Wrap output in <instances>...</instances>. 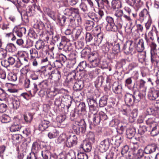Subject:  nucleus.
<instances>
[{
    "label": "nucleus",
    "instance_id": "f257e3e1",
    "mask_svg": "<svg viewBox=\"0 0 159 159\" xmlns=\"http://www.w3.org/2000/svg\"><path fill=\"white\" fill-rule=\"evenodd\" d=\"M72 128L74 132L77 134L85 132L86 124L83 120L75 121L73 124Z\"/></svg>",
    "mask_w": 159,
    "mask_h": 159
},
{
    "label": "nucleus",
    "instance_id": "f03ea898",
    "mask_svg": "<svg viewBox=\"0 0 159 159\" xmlns=\"http://www.w3.org/2000/svg\"><path fill=\"white\" fill-rule=\"evenodd\" d=\"M36 49L39 50V53L41 56H45L48 52V47L45 45L43 41L41 40H39L37 41L35 45Z\"/></svg>",
    "mask_w": 159,
    "mask_h": 159
},
{
    "label": "nucleus",
    "instance_id": "7ed1b4c3",
    "mask_svg": "<svg viewBox=\"0 0 159 159\" xmlns=\"http://www.w3.org/2000/svg\"><path fill=\"white\" fill-rule=\"evenodd\" d=\"M106 20L108 23L106 25V30L108 31L116 32L117 31V27L114 23L113 19L110 16H107Z\"/></svg>",
    "mask_w": 159,
    "mask_h": 159
},
{
    "label": "nucleus",
    "instance_id": "20e7f679",
    "mask_svg": "<svg viewBox=\"0 0 159 159\" xmlns=\"http://www.w3.org/2000/svg\"><path fill=\"white\" fill-rule=\"evenodd\" d=\"M87 101L89 106L90 111L91 112H93V111L97 112L98 107L96 100L93 97H90L87 98Z\"/></svg>",
    "mask_w": 159,
    "mask_h": 159
},
{
    "label": "nucleus",
    "instance_id": "39448f33",
    "mask_svg": "<svg viewBox=\"0 0 159 159\" xmlns=\"http://www.w3.org/2000/svg\"><path fill=\"white\" fill-rule=\"evenodd\" d=\"M79 75L81 77H83L84 75H81L80 72L76 70H74L70 73L67 78V80L68 83L70 84L75 81V80L78 79V75Z\"/></svg>",
    "mask_w": 159,
    "mask_h": 159
},
{
    "label": "nucleus",
    "instance_id": "423d86ee",
    "mask_svg": "<svg viewBox=\"0 0 159 159\" xmlns=\"http://www.w3.org/2000/svg\"><path fill=\"white\" fill-rule=\"evenodd\" d=\"M146 123L150 128V131H151V134L153 131L154 129L156 128V126L157 124L155 118L154 117H149L146 120Z\"/></svg>",
    "mask_w": 159,
    "mask_h": 159
},
{
    "label": "nucleus",
    "instance_id": "0eeeda50",
    "mask_svg": "<svg viewBox=\"0 0 159 159\" xmlns=\"http://www.w3.org/2000/svg\"><path fill=\"white\" fill-rule=\"evenodd\" d=\"M77 136L75 135H70L66 138V146L70 148L76 144L77 143Z\"/></svg>",
    "mask_w": 159,
    "mask_h": 159
},
{
    "label": "nucleus",
    "instance_id": "6e6552de",
    "mask_svg": "<svg viewBox=\"0 0 159 159\" xmlns=\"http://www.w3.org/2000/svg\"><path fill=\"white\" fill-rule=\"evenodd\" d=\"M110 143V140L109 139L103 140L99 145V150L102 152H106L109 148Z\"/></svg>",
    "mask_w": 159,
    "mask_h": 159
},
{
    "label": "nucleus",
    "instance_id": "1a4fd4ad",
    "mask_svg": "<svg viewBox=\"0 0 159 159\" xmlns=\"http://www.w3.org/2000/svg\"><path fill=\"white\" fill-rule=\"evenodd\" d=\"M61 77V72L58 70L52 71L48 77V79L53 80L55 82H57L59 80Z\"/></svg>",
    "mask_w": 159,
    "mask_h": 159
},
{
    "label": "nucleus",
    "instance_id": "9d476101",
    "mask_svg": "<svg viewBox=\"0 0 159 159\" xmlns=\"http://www.w3.org/2000/svg\"><path fill=\"white\" fill-rule=\"evenodd\" d=\"M132 42L129 41L126 42L123 47L124 52L126 54L131 53L134 50V47L132 45Z\"/></svg>",
    "mask_w": 159,
    "mask_h": 159
},
{
    "label": "nucleus",
    "instance_id": "9b49d317",
    "mask_svg": "<svg viewBox=\"0 0 159 159\" xmlns=\"http://www.w3.org/2000/svg\"><path fill=\"white\" fill-rule=\"evenodd\" d=\"M157 148V145L155 143L148 144L144 148V153L146 154H150L155 152Z\"/></svg>",
    "mask_w": 159,
    "mask_h": 159
},
{
    "label": "nucleus",
    "instance_id": "f8f14e48",
    "mask_svg": "<svg viewBox=\"0 0 159 159\" xmlns=\"http://www.w3.org/2000/svg\"><path fill=\"white\" fill-rule=\"evenodd\" d=\"M21 127L19 119H16L14 120L13 124L10 128V130L11 132H15L19 130Z\"/></svg>",
    "mask_w": 159,
    "mask_h": 159
},
{
    "label": "nucleus",
    "instance_id": "ddd939ff",
    "mask_svg": "<svg viewBox=\"0 0 159 159\" xmlns=\"http://www.w3.org/2000/svg\"><path fill=\"white\" fill-rule=\"evenodd\" d=\"M131 19L129 15L124 14L122 18L119 20V24L121 28L123 25H127V22L131 21Z\"/></svg>",
    "mask_w": 159,
    "mask_h": 159
},
{
    "label": "nucleus",
    "instance_id": "4468645a",
    "mask_svg": "<svg viewBox=\"0 0 159 159\" xmlns=\"http://www.w3.org/2000/svg\"><path fill=\"white\" fill-rule=\"evenodd\" d=\"M148 98L151 100H157L159 98V90H153L149 92L148 95Z\"/></svg>",
    "mask_w": 159,
    "mask_h": 159
},
{
    "label": "nucleus",
    "instance_id": "2eb2a0df",
    "mask_svg": "<svg viewBox=\"0 0 159 159\" xmlns=\"http://www.w3.org/2000/svg\"><path fill=\"white\" fill-rule=\"evenodd\" d=\"M135 100L134 96L129 93H127L125 95V103L128 106L132 105Z\"/></svg>",
    "mask_w": 159,
    "mask_h": 159
},
{
    "label": "nucleus",
    "instance_id": "dca6fc26",
    "mask_svg": "<svg viewBox=\"0 0 159 159\" xmlns=\"http://www.w3.org/2000/svg\"><path fill=\"white\" fill-rule=\"evenodd\" d=\"M126 2L130 6H135L137 8H139L143 5L141 0H125Z\"/></svg>",
    "mask_w": 159,
    "mask_h": 159
},
{
    "label": "nucleus",
    "instance_id": "f3484780",
    "mask_svg": "<svg viewBox=\"0 0 159 159\" xmlns=\"http://www.w3.org/2000/svg\"><path fill=\"white\" fill-rule=\"evenodd\" d=\"M70 25L73 28L77 27L81 23V19L75 17H72L69 18Z\"/></svg>",
    "mask_w": 159,
    "mask_h": 159
},
{
    "label": "nucleus",
    "instance_id": "a211bd4d",
    "mask_svg": "<svg viewBox=\"0 0 159 159\" xmlns=\"http://www.w3.org/2000/svg\"><path fill=\"white\" fill-rule=\"evenodd\" d=\"M50 125L49 121L45 120H42L39 125V129L41 131H43L48 128Z\"/></svg>",
    "mask_w": 159,
    "mask_h": 159
},
{
    "label": "nucleus",
    "instance_id": "6ab92c4d",
    "mask_svg": "<svg viewBox=\"0 0 159 159\" xmlns=\"http://www.w3.org/2000/svg\"><path fill=\"white\" fill-rule=\"evenodd\" d=\"M135 48L138 52H142L144 49V41L142 39H140L135 43Z\"/></svg>",
    "mask_w": 159,
    "mask_h": 159
},
{
    "label": "nucleus",
    "instance_id": "aec40b11",
    "mask_svg": "<svg viewBox=\"0 0 159 159\" xmlns=\"http://www.w3.org/2000/svg\"><path fill=\"white\" fill-rule=\"evenodd\" d=\"M69 43L65 41H62L58 45L59 49H63L66 52L69 51L70 50V46H69Z\"/></svg>",
    "mask_w": 159,
    "mask_h": 159
},
{
    "label": "nucleus",
    "instance_id": "412c9836",
    "mask_svg": "<svg viewBox=\"0 0 159 159\" xmlns=\"http://www.w3.org/2000/svg\"><path fill=\"white\" fill-rule=\"evenodd\" d=\"M139 19L143 21L147 17H148V19L151 18L149 12L146 9H144L139 14Z\"/></svg>",
    "mask_w": 159,
    "mask_h": 159
},
{
    "label": "nucleus",
    "instance_id": "4be33fe9",
    "mask_svg": "<svg viewBox=\"0 0 159 159\" xmlns=\"http://www.w3.org/2000/svg\"><path fill=\"white\" fill-rule=\"evenodd\" d=\"M44 11L46 14H47L54 20H56L57 16L54 11L47 8H44Z\"/></svg>",
    "mask_w": 159,
    "mask_h": 159
},
{
    "label": "nucleus",
    "instance_id": "5701e85b",
    "mask_svg": "<svg viewBox=\"0 0 159 159\" xmlns=\"http://www.w3.org/2000/svg\"><path fill=\"white\" fill-rule=\"evenodd\" d=\"M87 66V63L85 61H83L81 62L78 65L77 68L79 69L81 74V75H84V77L86 74V72L84 69H85Z\"/></svg>",
    "mask_w": 159,
    "mask_h": 159
},
{
    "label": "nucleus",
    "instance_id": "b1692460",
    "mask_svg": "<svg viewBox=\"0 0 159 159\" xmlns=\"http://www.w3.org/2000/svg\"><path fill=\"white\" fill-rule=\"evenodd\" d=\"M40 145L39 143L37 141L34 142L32 145L31 151L32 153L35 154L40 150Z\"/></svg>",
    "mask_w": 159,
    "mask_h": 159
},
{
    "label": "nucleus",
    "instance_id": "393cba45",
    "mask_svg": "<svg viewBox=\"0 0 159 159\" xmlns=\"http://www.w3.org/2000/svg\"><path fill=\"white\" fill-rule=\"evenodd\" d=\"M15 61V58L12 57H10L8 58L7 60H4L2 62V63L4 64V66L7 67L10 65H13Z\"/></svg>",
    "mask_w": 159,
    "mask_h": 159
},
{
    "label": "nucleus",
    "instance_id": "a878e982",
    "mask_svg": "<svg viewBox=\"0 0 159 159\" xmlns=\"http://www.w3.org/2000/svg\"><path fill=\"white\" fill-rule=\"evenodd\" d=\"M83 87V82L82 80H78L75 83L73 89L74 90L77 91L81 90Z\"/></svg>",
    "mask_w": 159,
    "mask_h": 159
},
{
    "label": "nucleus",
    "instance_id": "bb28decb",
    "mask_svg": "<svg viewBox=\"0 0 159 159\" xmlns=\"http://www.w3.org/2000/svg\"><path fill=\"white\" fill-rule=\"evenodd\" d=\"M97 112L93 111V112H92L93 114V123L95 125L99 124L101 121L98 114L97 113Z\"/></svg>",
    "mask_w": 159,
    "mask_h": 159
},
{
    "label": "nucleus",
    "instance_id": "cd10ccee",
    "mask_svg": "<svg viewBox=\"0 0 159 159\" xmlns=\"http://www.w3.org/2000/svg\"><path fill=\"white\" fill-rule=\"evenodd\" d=\"M135 134V130L134 128H128L126 130V135L127 137L129 139H131Z\"/></svg>",
    "mask_w": 159,
    "mask_h": 159
},
{
    "label": "nucleus",
    "instance_id": "c85d7f7f",
    "mask_svg": "<svg viewBox=\"0 0 159 159\" xmlns=\"http://www.w3.org/2000/svg\"><path fill=\"white\" fill-rule=\"evenodd\" d=\"M103 37V33H99L96 37L95 38V43L94 44L98 45V46H100Z\"/></svg>",
    "mask_w": 159,
    "mask_h": 159
},
{
    "label": "nucleus",
    "instance_id": "c756f323",
    "mask_svg": "<svg viewBox=\"0 0 159 159\" xmlns=\"http://www.w3.org/2000/svg\"><path fill=\"white\" fill-rule=\"evenodd\" d=\"M22 136L18 134H14L12 135V139L13 143H19L22 139Z\"/></svg>",
    "mask_w": 159,
    "mask_h": 159
},
{
    "label": "nucleus",
    "instance_id": "7c9ffc66",
    "mask_svg": "<svg viewBox=\"0 0 159 159\" xmlns=\"http://www.w3.org/2000/svg\"><path fill=\"white\" fill-rule=\"evenodd\" d=\"M34 28L39 30L41 33L43 32V30L45 28L43 23L42 21L38 22L34 25Z\"/></svg>",
    "mask_w": 159,
    "mask_h": 159
},
{
    "label": "nucleus",
    "instance_id": "2f4dec72",
    "mask_svg": "<svg viewBox=\"0 0 159 159\" xmlns=\"http://www.w3.org/2000/svg\"><path fill=\"white\" fill-rule=\"evenodd\" d=\"M80 147L82 148L83 150L86 152H90L92 149V147L89 143H84V144H81L80 145Z\"/></svg>",
    "mask_w": 159,
    "mask_h": 159
},
{
    "label": "nucleus",
    "instance_id": "473e14b6",
    "mask_svg": "<svg viewBox=\"0 0 159 159\" xmlns=\"http://www.w3.org/2000/svg\"><path fill=\"white\" fill-rule=\"evenodd\" d=\"M151 54V61L152 63L157 64L159 62V55L157 53Z\"/></svg>",
    "mask_w": 159,
    "mask_h": 159
},
{
    "label": "nucleus",
    "instance_id": "72a5a7b5",
    "mask_svg": "<svg viewBox=\"0 0 159 159\" xmlns=\"http://www.w3.org/2000/svg\"><path fill=\"white\" fill-rule=\"evenodd\" d=\"M59 132L58 130L54 129L48 133V136L50 139L55 138L59 135Z\"/></svg>",
    "mask_w": 159,
    "mask_h": 159
},
{
    "label": "nucleus",
    "instance_id": "f704fd0d",
    "mask_svg": "<svg viewBox=\"0 0 159 159\" xmlns=\"http://www.w3.org/2000/svg\"><path fill=\"white\" fill-rule=\"evenodd\" d=\"M89 17L95 22H98L99 20L98 16L93 11H90L87 14Z\"/></svg>",
    "mask_w": 159,
    "mask_h": 159
},
{
    "label": "nucleus",
    "instance_id": "c9c22d12",
    "mask_svg": "<svg viewBox=\"0 0 159 159\" xmlns=\"http://www.w3.org/2000/svg\"><path fill=\"white\" fill-rule=\"evenodd\" d=\"M71 16L73 17L81 18L80 14L79 11L78 9L71 7Z\"/></svg>",
    "mask_w": 159,
    "mask_h": 159
},
{
    "label": "nucleus",
    "instance_id": "e433bc0d",
    "mask_svg": "<svg viewBox=\"0 0 159 159\" xmlns=\"http://www.w3.org/2000/svg\"><path fill=\"white\" fill-rule=\"evenodd\" d=\"M94 23L93 21L87 20L85 23V29L87 30L90 31L92 30L94 26Z\"/></svg>",
    "mask_w": 159,
    "mask_h": 159
},
{
    "label": "nucleus",
    "instance_id": "4c0bfd02",
    "mask_svg": "<svg viewBox=\"0 0 159 159\" xmlns=\"http://www.w3.org/2000/svg\"><path fill=\"white\" fill-rule=\"evenodd\" d=\"M82 31V28L81 27H77L74 30V31L75 33V37L73 39V40H76L78 39L79 36L80 35Z\"/></svg>",
    "mask_w": 159,
    "mask_h": 159
},
{
    "label": "nucleus",
    "instance_id": "58836bf2",
    "mask_svg": "<svg viewBox=\"0 0 159 159\" xmlns=\"http://www.w3.org/2000/svg\"><path fill=\"white\" fill-rule=\"evenodd\" d=\"M41 154L44 159H50L51 158V153L48 150H44L42 151Z\"/></svg>",
    "mask_w": 159,
    "mask_h": 159
},
{
    "label": "nucleus",
    "instance_id": "ea45409f",
    "mask_svg": "<svg viewBox=\"0 0 159 159\" xmlns=\"http://www.w3.org/2000/svg\"><path fill=\"white\" fill-rule=\"evenodd\" d=\"M107 98L106 96L102 97L99 102V106L100 107H103L105 106L107 104Z\"/></svg>",
    "mask_w": 159,
    "mask_h": 159
},
{
    "label": "nucleus",
    "instance_id": "a19ab883",
    "mask_svg": "<svg viewBox=\"0 0 159 159\" xmlns=\"http://www.w3.org/2000/svg\"><path fill=\"white\" fill-rule=\"evenodd\" d=\"M154 31H155L156 33L157 32L156 27L154 25H153L152 27V30L149 32L148 34V37L152 41H153L154 39Z\"/></svg>",
    "mask_w": 159,
    "mask_h": 159
},
{
    "label": "nucleus",
    "instance_id": "79ce46f5",
    "mask_svg": "<svg viewBox=\"0 0 159 159\" xmlns=\"http://www.w3.org/2000/svg\"><path fill=\"white\" fill-rule=\"evenodd\" d=\"M146 54L145 52H143L138 53V57L139 61L140 62L142 63L145 61Z\"/></svg>",
    "mask_w": 159,
    "mask_h": 159
},
{
    "label": "nucleus",
    "instance_id": "37998d69",
    "mask_svg": "<svg viewBox=\"0 0 159 159\" xmlns=\"http://www.w3.org/2000/svg\"><path fill=\"white\" fill-rule=\"evenodd\" d=\"M30 54L31 60L38 57V52L36 49L31 48L30 50Z\"/></svg>",
    "mask_w": 159,
    "mask_h": 159
},
{
    "label": "nucleus",
    "instance_id": "c03bdc74",
    "mask_svg": "<svg viewBox=\"0 0 159 159\" xmlns=\"http://www.w3.org/2000/svg\"><path fill=\"white\" fill-rule=\"evenodd\" d=\"M26 31L25 28L22 27L18 29L15 32L18 37H21L22 36L23 33L25 34Z\"/></svg>",
    "mask_w": 159,
    "mask_h": 159
},
{
    "label": "nucleus",
    "instance_id": "a18cd8bd",
    "mask_svg": "<svg viewBox=\"0 0 159 159\" xmlns=\"http://www.w3.org/2000/svg\"><path fill=\"white\" fill-rule=\"evenodd\" d=\"M6 51H8L10 52H13L15 50V47L12 43H9L7 44L5 48Z\"/></svg>",
    "mask_w": 159,
    "mask_h": 159
},
{
    "label": "nucleus",
    "instance_id": "49530a36",
    "mask_svg": "<svg viewBox=\"0 0 159 159\" xmlns=\"http://www.w3.org/2000/svg\"><path fill=\"white\" fill-rule=\"evenodd\" d=\"M11 119L10 117L7 115H3L1 118V121L4 123H7L10 121Z\"/></svg>",
    "mask_w": 159,
    "mask_h": 159
},
{
    "label": "nucleus",
    "instance_id": "de8ad7c7",
    "mask_svg": "<svg viewBox=\"0 0 159 159\" xmlns=\"http://www.w3.org/2000/svg\"><path fill=\"white\" fill-rule=\"evenodd\" d=\"M66 18L63 15L58 16L57 17V20L59 23H60L61 25H63L66 21Z\"/></svg>",
    "mask_w": 159,
    "mask_h": 159
},
{
    "label": "nucleus",
    "instance_id": "09e8293b",
    "mask_svg": "<svg viewBox=\"0 0 159 159\" xmlns=\"http://www.w3.org/2000/svg\"><path fill=\"white\" fill-rule=\"evenodd\" d=\"M113 90L114 92L116 94H118L121 93L122 87L120 85L117 84H113L112 86Z\"/></svg>",
    "mask_w": 159,
    "mask_h": 159
},
{
    "label": "nucleus",
    "instance_id": "8fccbe9b",
    "mask_svg": "<svg viewBox=\"0 0 159 159\" xmlns=\"http://www.w3.org/2000/svg\"><path fill=\"white\" fill-rule=\"evenodd\" d=\"M24 119L27 123H30L33 119V116L30 113L24 115Z\"/></svg>",
    "mask_w": 159,
    "mask_h": 159
},
{
    "label": "nucleus",
    "instance_id": "3c124183",
    "mask_svg": "<svg viewBox=\"0 0 159 159\" xmlns=\"http://www.w3.org/2000/svg\"><path fill=\"white\" fill-rule=\"evenodd\" d=\"M39 85L42 89H46L48 86V82L47 80H43L41 82H40L39 84Z\"/></svg>",
    "mask_w": 159,
    "mask_h": 159
},
{
    "label": "nucleus",
    "instance_id": "603ef678",
    "mask_svg": "<svg viewBox=\"0 0 159 159\" xmlns=\"http://www.w3.org/2000/svg\"><path fill=\"white\" fill-rule=\"evenodd\" d=\"M112 51L114 54H116L120 52V45L119 43H117L113 46Z\"/></svg>",
    "mask_w": 159,
    "mask_h": 159
},
{
    "label": "nucleus",
    "instance_id": "864d4df0",
    "mask_svg": "<svg viewBox=\"0 0 159 159\" xmlns=\"http://www.w3.org/2000/svg\"><path fill=\"white\" fill-rule=\"evenodd\" d=\"M114 15L116 16L118 18V22L119 24V20L120 18H122L124 15L123 11L120 10H117L116 11Z\"/></svg>",
    "mask_w": 159,
    "mask_h": 159
},
{
    "label": "nucleus",
    "instance_id": "5fc2aeb1",
    "mask_svg": "<svg viewBox=\"0 0 159 159\" xmlns=\"http://www.w3.org/2000/svg\"><path fill=\"white\" fill-rule=\"evenodd\" d=\"M101 121H104L108 119V117L104 112L101 111L98 113Z\"/></svg>",
    "mask_w": 159,
    "mask_h": 159
},
{
    "label": "nucleus",
    "instance_id": "6e6d98bb",
    "mask_svg": "<svg viewBox=\"0 0 159 159\" xmlns=\"http://www.w3.org/2000/svg\"><path fill=\"white\" fill-rule=\"evenodd\" d=\"M8 80L11 81H15L17 80L16 75L12 73L9 74L7 77Z\"/></svg>",
    "mask_w": 159,
    "mask_h": 159
},
{
    "label": "nucleus",
    "instance_id": "4d7b16f0",
    "mask_svg": "<svg viewBox=\"0 0 159 159\" xmlns=\"http://www.w3.org/2000/svg\"><path fill=\"white\" fill-rule=\"evenodd\" d=\"M66 118V116L65 115H61L58 116L56 118L57 121L59 123H61L63 122Z\"/></svg>",
    "mask_w": 159,
    "mask_h": 159
},
{
    "label": "nucleus",
    "instance_id": "13d9d810",
    "mask_svg": "<svg viewBox=\"0 0 159 159\" xmlns=\"http://www.w3.org/2000/svg\"><path fill=\"white\" fill-rule=\"evenodd\" d=\"M99 60L98 58V55L97 53H92L89 57V60L90 61Z\"/></svg>",
    "mask_w": 159,
    "mask_h": 159
},
{
    "label": "nucleus",
    "instance_id": "bf43d9fd",
    "mask_svg": "<svg viewBox=\"0 0 159 159\" xmlns=\"http://www.w3.org/2000/svg\"><path fill=\"white\" fill-rule=\"evenodd\" d=\"M144 152V150L140 149L138 150L136 156L137 159H139L142 158L143 156Z\"/></svg>",
    "mask_w": 159,
    "mask_h": 159
},
{
    "label": "nucleus",
    "instance_id": "052dcab7",
    "mask_svg": "<svg viewBox=\"0 0 159 159\" xmlns=\"http://www.w3.org/2000/svg\"><path fill=\"white\" fill-rule=\"evenodd\" d=\"M66 137V135L65 134H62L60 135L58 138L56 143H60L65 141V138Z\"/></svg>",
    "mask_w": 159,
    "mask_h": 159
},
{
    "label": "nucleus",
    "instance_id": "680f3d73",
    "mask_svg": "<svg viewBox=\"0 0 159 159\" xmlns=\"http://www.w3.org/2000/svg\"><path fill=\"white\" fill-rule=\"evenodd\" d=\"M80 9L84 12L88 11V7L87 5L84 3L82 2L79 6Z\"/></svg>",
    "mask_w": 159,
    "mask_h": 159
},
{
    "label": "nucleus",
    "instance_id": "e2e57ef3",
    "mask_svg": "<svg viewBox=\"0 0 159 159\" xmlns=\"http://www.w3.org/2000/svg\"><path fill=\"white\" fill-rule=\"evenodd\" d=\"M138 130L139 133L142 135L144 134L145 131H147V128L145 125H140Z\"/></svg>",
    "mask_w": 159,
    "mask_h": 159
},
{
    "label": "nucleus",
    "instance_id": "0e129e2a",
    "mask_svg": "<svg viewBox=\"0 0 159 159\" xmlns=\"http://www.w3.org/2000/svg\"><path fill=\"white\" fill-rule=\"evenodd\" d=\"M99 61V60L90 61L89 64L90 67H97L98 65Z\"/></svg>",
    "mask_w": 159,
    "mask_h": 159
},
{
    "label": "nucleus",
    "instance_id": "69168bd1",
    "mask_svg": "<svg viewBox=\"0 0 159 159\" xmlns=\"http://www.w3.org/2000/svg\"><path fill=\"white\" fill-rule=\"evenodd\" d=\"M12 104L13 108L15 109H17L20 106V103L19 100L14 99L13 100Z\"/></svg>",
    "mask_w": 159,
    "mask_h": 159
},
{
    "label": "nucleus",
    "instance_id": "338daca9",
    "mask_svg": "<svg viewBox=\"0 0 159 159\" xmlns=\"http://www.w3.org/2000/svg\"><path fill=\"white\" fill-rule=\"evenodd\" d=\"M63 63L58 60H55L53 64V66L56 68H60L63 66Z\"/></svg>",
    "mask_w": 159,
    "mask_h": 159
},
{
    "label": "nucleus",
    "instance_id": "774afa93",
    "mask_svg": "<svg viewBox=\"0 0 159 159\" xmlns=\"http://www.w3.org/2000/svg\"><path fill=\"white\" fill-rule=\"evenodd\" d=\"M88 157L85 153L80 152L78 154V159H88Z\"/></svg>",
    "mask_w": 159,
    "mask_h": 159
}]
</instances>
